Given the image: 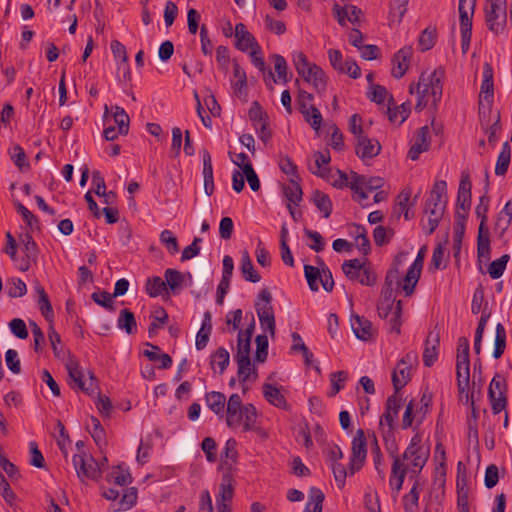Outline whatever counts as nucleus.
Segmentation results:
<instances>
[{"mask_svg": "<svg viewBox=\"0 0 512 512\" xmlns=\"http://www.w3.org/2000/svg\"><path fill=\"white\" fill-rule=\"evenodd\" d=\"M443 71L436 69L431 73L423 72L417 84H410V94H417L415 109L422 111L428 105L436 107L442 97L441 78Z\"/></svg>", "mask_w": 512, "mask_h": 512, "instance_id": "nucleus-1", "label": "nucleus"}, {"mask_svg": "<svg viewBox=\"0 0 512 512\" xmlns=\"http://www.w3.org/2000/svg\"><path fill=\"white\" fill-rule=\"evenodd\" d=\"M225 416L228 427H242L244 431H251L255 427L257 412L253 404L244 405L240 395L234 393L227 401Z\"/></svg>", "mask_w": 512, "mask_h": 512, "instance_id": "nucleus-2", "label": "nucleus"}, {"mask_svg": "<svg viewBox=\"0 0 512 512\" xmlns=\"http://www.w3.org/2000/svg\"><path fill=\"white\" fill-rule=\"evenodd\" d=\"M447 204V183L444 180L436 181L425 204L424 212L428 214V225L423 229L428 235L432 234L446 209Z\"/></svg>", "mask_w": 512, "mask_h": 512, "instance_id": "nucleus-3", "label": "nucleus"}, {"mask_svg": "<svg viewBox=\"0 0 512 512\" xmlns=\"http://www.w3.org/2000/svg\"><path fill=\"white\" fill-rule=\"evenodd\" d=\"M293 63L297 73L303 79L311 84L316 92H324L327 86V77L321 67L315 63L309 62L303 52H295L293 54Z\"/></svg>", "mask_w": 512, "mask_h": 512, "instance_id": "nucleus-4", "label": "nucleus"}, {"mask_svg": "<svg viewBox=\"0 0 512 512\" xmlns=\"http://www.w3.org/2000/svg\"><path fill=\"white\" fill-rule=\"evenodd\" d=\"M420 443L421 438L419 435H414L408 447L405 449L402 456H400L404 463L406 474L410 473L411 476H417L428 460L429 452L424 450Z\"/></svg>", "mask_w": 512, "mask_h": 512, "instance_id": "nucleus-5", "label": "nucleus"}, {"mask_svg": "<svg viewBox=\"0 0 512 512\" xmlns=\"http://www.w3.org/2000/svg\"><path fill=\"white\" fill-rule=\"evenodd\" d=\"M485 21L488 29L498 35L503 33L507 23L506 0H487L485 6Z\"/></svg>", "mask_w": 512, "mask_h": 512, "instance_id": "nucleus-6", "label": "nucleus"}, {"mask_svg": "<svg viewBox=\"0 0 512 512\" xmlns=\"http://www.w3.org/2000/svg\"><path fill=\"white\" fill-rule=\"evenodd\" d=\"M392 436H387L385 439L386 450L388 455L392 458L393 463L391 467V474L389 484L392 489L399 492L402 489L404 479L406 476V469L400 455L398 454V445L394 439H389Z\"/></svg>", "mask_w": 512, "mask_h": 512, "instance_id": "nucleus-7", "label": "nucleus"}, {"mask_svg": "<svg viewBox=\"0 0 512 512\" xmlns=\"http://www.w3.org/2000/svg\"><path fill=\"white\" fill-rule=\"evenodd\" d=\"M401 407L402 397L399 395V392L394 391V393L386 400L385 412L381 416L379 422L380 430L384 438L393 435V430Z\"/></svg>", "mask_w": 512, "mask_h": 512, "instance_id": "nucleus-8", "label": "nucleus"}, {"mask_svg": "<svg viewBox=\"0 0 512 512\" xmlns=\"http://www.w3.org/2000/svg\"><path fill=\"white\" fill-rule=\"evenodd\" d=\"M73 465L81 482L85 479L96 480L101 476V469L95 459L84 452L73 456Z\"/></svg>", "mask_w": 512, "mask_h": 512, "instance_id": "nucleus-9", "label": "nucleus"}, {"mask_svg": "<svg viewBox=\"0 0 512 512\" xmlns=\"http://www.w3.org/2000/svg\"><path fill=\"white\" fill-rule=\"evenodd\" d=\"M69 378L71 379V386L77 387L87 394H92L98 389V381L92 371H88L89 382L84 380V373L80 369L78 362L69 360L66 364Z\"/></svg>", "mask_w": 512, "mask_h": 512, "instance_id": "nucleus-10", "label": "nucleus"}, {"mask_svg": "<svg viewBox=\"0 0 512 512\" xmlns=\"http://www.w3.org/2000/svg\"><path fill=\"white\" fill-rule=\"evenodd\" d=\"M506 391L507 385L504 377L500 374H496L492 378L488 388V398L491 402V409L494 414H499L506 408Z\"/></svg>", "mask_w": 512, "mask_h": 512, "instance_id": "nucleus-11", "label": "nucleus"}, {"mask_svg": "<svg viewBox=\"0 0 512 512\" xmlns=\"http://www.w3.org/2000/svg\"><path fill=\"white\" fill-rule=\"evenodd\" d=\"M342 270L349 279L357 280L362 285L372 286L376 282V275L370 269L364 268L359 259L345 261Z\"/></svg>", "mask_w": 512, "mask_h": 512, "instance_id": "nucleus-12", "label": "nucleus"}, {"mask_svg": "<svg viewBox=\"0 0 512 512\" xmlns=\"http://www.w3.org/2000/svg\"><path fill=\"white\" fill-rule=\"evenodd\" d=\"M367 456V442L364 431L358 429L352 440V453L350 457L349 472L353 475L359 471L365 463Z\"/></svg>", "mask_w": 512, "mask_h": 512, "instance_id": "nucleus-13", "label": "nucleus"}, {"mask_svg": "<svg viewBox=\"0 0 512 512\" xmlns=\"http://www.w3.org/2000/svg\"><path fill=\"white\" fill-rule=\"evenodd\" d=\"M426 246H423L419 249L418 254L416 256V259L412 263V265L409 267L402 284V289L406 296H410L413 294L414 289L419 281L423 264H424V258L426 255Z\"/></svg>", "mask_w": 512, "mask_h": 512, "instance_id": "nucleus-14", "label": "nucleus"}, {"mask_svg": "<svg viewBox=\"0 0 512 512\" xmlns=\"http://www.w3.org/2000/svg\"><path fill=\"white\" fill-rule=\"evenodd\" d=\"M21 244L23 245L22 251L24 256L19 258L17 268L22 271H28L33 263L37 262L38 248L36 242L31 235L25 234L20 238Z\"/></svg>", "mask_w": 512, "mask_h": 512, "instance_id": "nucleus-15", "label": "nucleus"}, {"mask_svg": "<svg viewBox=\"0 0 512 512\" xmlns=\"http://www.w3.org/2000/svg\"><path fill=\"white\" fill-rule=\"evenodd\" d=\"M351 328L355 336L363 341H368L376 335V329L372 322L359 315L353 314L350 318Z\"/></svg>", "mask_w": 512, "mask_h": 512, "instance_id": "nucleus-16", "label": "nucleus"}, {"mask_svg": "<svg viewBox=\"0 0 512 512\" xmlns=\"http://www.w3.org/2000/svg\"><path fill=\"white\" fill-rule=\"evenodd\" d=\"M381 150V145L376 139L360 135L356 142V154L362 160L376 157Z\"/></svg>", "mask_w": 512, "mask_h": 512, "instance_id": "nucleus-17", "label": "nucleus"}, {"mask_svg": "<svg viewBox=\"0 0 512 512\" xmlns=\"http://www.w3.org/2000/svg\"><path fill=\"white\" fill-rule=\"evenodd\" d=\"M430 129L428 126L419 128L416 132L414 142L412 143L408 152V157L415 161L419 158L420 154L427 151L430 147L429 142Z\"/></svg>", "mask_w": 512, "mask_h": 512, "instance_id": "nucleus-18", "label": "nucleus"}, {"mask_svg": "<svg viewBox=\"0 0 512 512\" xmlns=\"http://www.w3.org/2000/svg\"><path fill=\"white\" fill-rule=\"evenodd\" d=\"M413 54L411 46H406L400 49L393 58L392 75L399 79L403 77L409 68L410 60Z\"/></svg>", "mask_w": 512, "mask_h": 512, "instance_id": "nucleus-19", "label": "nucleus"}, {"mask_svg": "<svg viewBox=\"0 0 512 512\" xmlns=\"http://www.w3.org/2000/svg\"><path fill=\"white\" fill-rule=\"evenodd\" d=\"M440 344V334L438 331H430L425 341L423 351V363L426 367H431L437 360Z\"/></svg>", "mask_w": 512, "mask_h": 512, "instance_id": "nucleus-20", "label": "nucleus"}, {"mask_svg": "<svg viewBox=\"0 0 512 512\" xmlns=\"http://www.w3.org/2000/svg\"><path fill=\"white\" fill-rule=\"evenodd\" d=\"M350 178V189L352 191L361 190V185L366 191H374L380 189L384 183L383 179L380 177L367 178L363 175H358L356 172H351Z\"/></svg>", "mask_w": 512, "mask_h": 512, "instance_id": "nucleus-21", "label": "nucleus"}, {"mask_svg": "<svg viewBox=\"0 0 512 512\" xmlns=\"http://www.w3.org/2000/svg\"><path fill=\"white\" fill-rule=\"evenodd\" d=\"M476 0H459V18L461 32L472 31V18L474 15Z\"/></svg>", "mask_w": 512, "mask_h": 512, "instance_id": "nucleus-22", "label": "nucleus"}, {"mask_svg": "<svg viewBox=\"0 0 512 512\" xmlns=\"http://www.w3.org/2000/svg\"><path fill=\"white\" fill-rule=\"evenodd\" d=\"M334 16L341 26H345L346 22L349 21L352 24L359 21V17L362 14L361 9L354 5H346L341 7L339 4L333 6Z\"/></svg>", "mask_w": 512, "mask_h": 512, "instance_id": "nucleus-23", "label": "nucleus"}, {"mask_svg": "<svg viewBox=\"0 0 512 512\" xmlns=\"http://www.w3.org/2000/svg\"><path fill=\"white\" fill-rule=\"evenodd\" d=\"M471 187L469 175L462 174L458 188L456 207L462 209L464 212H468L471 206Z\"/></svg>", "mask_w": 512, "mask_h": 512, "instance_id": "nucleus-24", "label": "nucleus"}, {"mask_svg": "<svg viewBox=\"0 0 512 512\" xmlns=\"http://www.w3.org/2000/svg\"><path fill=\"white\" fill-rule=\"evenodd\" d=\"M236 47L241 51H247L249 48H259L254 36L247 30L243 23L235 26Z\"/></svg>", "mask_w": 512, "mask_h": 512, "instance_id": "nucleus-25", "label": "nucleus"}, {"mask_svg": "<svg viewBox=\"0 0 512 512\" xmlns=\"http://www.w3.org/2000/svg\"><path fill=\"white\" fill-rule=\"evenodd\" d=\"M201 154L203 160L204 191L208 196H210L214 192L212 159L210 153L206 149H203Z\"/></svg>", "mask_w": 512, "mask_h": 512, "instance_id": "nucleus-26", "label": "nucleus"}, {"mask_svg": "<svg viewBox=\"0 0 512 512\" xmlns=\"http://www.w3.org/2000/svg\"><path fill=\"white\" fill-rule=\"evenodd\" d=\"M272 295L267 289H262L257 296V300L255 302V309L257 312L258 318L262 317H274L273 307H272Z\"/></svg>", "mask_w": 512, "mask_h": 512, "instance_id": "nucleus-27", "label": "nucleus"}, {"mask_svg": "<svg viewBox=\"0 0 512 512\" xmlns=\"http://www.w3.org/2000/svg\"><path fill=\"white\" fill-rule=\"evenodd\" d=\"M34 290L38 295L37 304L39 306L41 314L45 317L47 321L52 322L54 318V312L44 287L38 281H36L34 283Z\"/></svg>", "mask_w": 512, "mask_h": 512, "instance_id": "nucleus-28", "label": "nucleus"}, {"mask_svg": "<svg viewBox=\"0 0 512 512\" xmlns=\"http://www.w3.org/2000/svg\"><path fill=\"white\" fill-rule=\"evenodd\" d=\"M234 495V481L230 472L222 475L219 491L216 495V502L231 503Z\"/></svg>", "mask_w": 512, "mask_h": 512, "instance_id": "nucleus-29", "label": "nucleus"}, {"mask_svg": "<svg viewBox=\"0 0 512 512\" xmlns=\"http://www.w3.org/2000/svg\"><path fill=\"white\" fill-rule=\"evenodd\" d=\"M106 480L108 483L124 487L131 484L132 477L127 467L124 465H118L113 467L112 470L107 474Z\"/></svg>", "mask_w": 512, "mask_h": 512, "instance_id": "nucleus-30", "label": "nucleus"}, {"mask_svg": "<svg viewBox=\"0 0 512 512\" xmlns=\"http://www.w3.org/2000/svg\"><path fill=\"white\" fill-rule=\"evenodd\" d=\"M206 404L217 416L223 418L225 415L226 397L223 393L212 391L205 396Z\"/></svg>", "mask_w": 512, "mask_h": 512, "instance_id": "nucleus-31", "label": "nucleus"}, {"mask_svg": "<svg viewBox=\"0 0 512 512\" xmlns=\"http://www.w3.org/2000/svg\"><path fill=\"white\" fill-rule=\"evenodd\" d=\"M411 367L398 363L392 373L394 391L399 392L410 380Z\"/></svg>", "mask_w": 512, "mask_h": 512, "instance_id": "nucleus-32", "label": "nucleus"}, {"mask_svg": "<svg viewBox=\"0 0 512 512\" xmlns=\"http://www.w3.org/2000/svg\"><path fill=\"white\" fill-rule=\"evenodd\" d=\"M240 270L246 281L257 283L261 280V276L254 269L252 260L247 250L242 251Z\"/></svg>", "mask_w": 512, "mask_h": 512, "instance_id": "nucleus-33", "label": "nucleus"}, {"mask_svg": "<svg viewBox=\"0 0 512 512\" xmlns=\"http://www.w3.org/2000/svg\"><path fill=\"white\" fill-rule=\"evenodd\" d=\"M314 158L315 168L310 167V171L316 176L327 178L330 172L329 163L331 160L329 152H316Z\"/></svg>", "mask_w": 512, "mask_h": 512, "instance_id": "nucleus-34", "label": "nucleus"}, {"mask_svg": "<svg viewBox=\"0 0 512 512\" xmlns=\"http://www.w3.org/2000/svg\"><path fill=\"white\" fill-rule=\"evenodd\" d=\"M230 362V355L226 348L219 347L210 356V366L216 372L218 368L219 374H223Z\"/></svg>", "mask_w": 512, "mask_h": 512, "instance_id": "nucleus-35", "label": "nucleus"}, {"mask_svg": "<svg viewBox=\"0 0 512 512\" xmlns=\"http://www.w3.org/2000/svg\"><path fill=\"white\" fill-rule=\"evenodd\" d=\"M299 179H290L289 183L283 187L284 195L290 204L298 205L302 200V189Z\"/></svg>", "mask_w": 512, "mask_h": 512, "instance_id": "nucleus-36", "label": "nucleus"}, {"mask_svg": "<svg viewBox=\"0 0 512 512\" xmlns=\"http://www.w3.org/2000/svg\"><path fill=\"white\" fill-rule=\"evenodd\" d=\"M263 395L270 404L276 407L284 408L286 406L285 397L277 387L271 384L265 383L263 385Z\"/></svg>", "mask_w": 512, "mask_h": 512, "instance_id": "nucleus-37", "label": "nucleus"}, {"mask_svg": "<svg viewBox=\"0 0 512 512\" xmlns=\"http://www.w3.org/2000/svg\"><path fill=\"white\" fill-rule=\"evenodd\" d=\"M117 326L119 329L125 330L127 334H134L137 330L134 314L128 309H122L117 320Z\"/></svg>", "mask_w": 512, "mask_h": 512, "instance_id": "nucleus-38", "label": "nucleus"}, {"mask_svg": "<svg viewBox=\"0 0 512 512\" xmlns=\"http://www.w3.org/2000/svg\"><path fill=\"white\" fill-rule=\"evenodd\" d=\"M308 497L304 512H322L324 493L319 488L311 487Z\"/></svg>", "mask_w": 512, "mask_h": 512, "instance_id": "nucleus-39", "label": "nucleus"}, {"mask_svg": "<svg viewBox=\"0 0 512 512\" xmlns=\"http://www.w3.org/2000/svg\"><path fill=\"white\" fill-rule=\"evenodd\" d=\"M238 365V376L241 383L249 380H256L258 374L250 359L236 360Z\"/></svg>", "mask_w": 512, "mask_h": 512, "instance_id": "nucleus-40", "label": "nucleus"}, {"mask_svg": "<svg viewBox=\"0 0 512 512\" xmlns=\"http://www.w3.org/2000/svg\"><path fill=\"white\" fill-rule=\"evenodd\" d=\"M511 159V147L508 142L502 145L501 152L497 158L495 166V174L498 176L504 175L509 167Z\"/></svg>", "mask_w": 512, "mask_h": 512, "instance_id": "nucleus-41", "label": "nucleus"}, {"mask_svg": "<svg viewBox=\"0 0 512 512\" xmlns=\"http://www.w3.org/2000/svg\"><path fill=\"white\" fill-rule=\"evenodd\" d=\"M272 58L274 62V68L277 73V79L274 78L271 71L268 72V78L272 79L274 82L283 81L284 83H287V62L285 58L279 54H274Z\"/></svg>", "mask_w": 512, "mask_h": 512, "instance_id": "nucleus-42", "label": "nucleus"}, {"mask_svg": "<svg viewBox=\"0 0 512 512\" xmlns=\"http://www.w3.org/2000/svg\"><path fill=\"white\" fill-rule=\"evenodd\" d=\"M112 116L115 124L119 128L120 135H127L130 119L126 111L120 106H114L112 107Z\"/></svg>", "mask_w": 512, "mask_h": 512, "instance_id": "nucleus-43", "label": "nucleus"}, {"mask_svg": "<svg viewBox=\"0 0 512 512\" xmlns=\"http://www.w3.org/2000/svg\"><path fill=\"white\" fill-rule=\"evenodd\" d=\"M494 100V83L493 82H482L479 93V109L481 110L485 106L489 109Z\"/></svg>", "mask_w": 512, "mask_h": 512, "instance_id": "nucleus-44", "label": "nucleus"}, {"mask_svg": "<svg viewBox=\"0 0 512 512\" xmlns=\"http://www.w3.org/2000/svg\"><path fill=\"white\" fill-rule=\"evenodd\" d=\"M387 113L391 123L400 125L408 118L410 114V104L403 103L396 108L388 107Z\"/></svg>", "mask_w": 512, "mask_h": 512, "instance_id": "nucleus-45", "label": "nucleus"}, {"mask_svg": "<svg viewBox=\"0 0 512 512\" xmlns=\"http://www.w3.org/2000/svg\"><path fill=\"white\" fill-rule=\"evenodd\" d=\"M137 501V489L130 487L124 490V493L118 503L117 507H113L112 512L128 510L132 508Z\"/></svg>", "mask_w": 512, "mask_h": 512, "instance_id": "nucleus-46", "label": "nucleus"}, {"mask_svg": "<svg viewBox=\"0 0 512 512\" xmlns=\"http://www.w3.org/2000/svg\"><path fill=\"white\" fill-rule=\"evenodd\" d=\"M313 202L316 207L323 213L325 218H328L332 212V203L329 196L319 190L313 193Z\"/></svg>", "mask_w": 512, "mask_h": 512, "instance_id": "nucleus-47", "label": "nucleus"}, {"mask_svg": "<svg viewBox=\"0 0 512 512\" xmlns=\"http://www.w3.org/2000/svg\"><path fill=\"white\" fill-rule=\"evenodd\" d=\"M145 290L150 297H157L166 291V283L159 276L148 278L145 285Z\"/></svg>", "mask_w": 512, "mask_h": 512, "instance_id": "nucleus-48", "label": "nucleus"}, {"mask_svg": "<svg viewBox=\"0 0 512 512\" xmlns=\"http://www.w3.org/2000/svg\"><path fill=\"white\" fill-rule=\"evenodd\" d=\"M509 259L510 256L508 254H504L490 263L488 273L492 279H498L503 275Z\"/></svg>", "mask_w": 512, "mask_h": 512, "instance_id": "nucleus-49", "label": "nucleus"}, {"mask_svg": "<svg viewBox=\"0 0 512 512\" xmlns=\"http://www.w3.org/2000/svg\"><path fill=\"white\" fill-rule=\"evenodd\" d=\"M237 456L236 441L234 439H229L221 452V461L224 465L229 466L230 468L231 465L236 462Z\"/></svg>", "mask_w": 512, "mask_h": 512, "instance_id": "nucleus-50", "label": "nucleus"}, {"mask_svg": "<svg viewBox=\"0 0 512 512\" xmlns=\"http://www.w3.org/2000/svg\"><path fill=\"white\" fill-rule=\"evenodd\" d=\"M184 277L181 272L175 269L165 271V283L174 293L177 292L183 284Z\"/></svg>", "mask_w": 512, "mask_h": 512, "instance_id": "nucleus-51", "label": "nucleus"}, {"mask_svg": "<svg viewBox=\"0 0 512 512\" xmlns=\"http://www.w3.org/2000/svg\"><path fill=\"white\" fill-rule=\"evenodd\" d=\"M317 263L320 266V278L319 281L323 289L327 292H331L334 287V280L330 269L324 264L321 258L317 257Z\"/></svg>", "mask_w": 512, "mask_h": 512, "instance_id": "nucleus-52", "label": "nucleus"}, {"mask_svg": "<svg viewBox=\"0 0 512 512\" xmlns=\"http://www.w3.org/2000/svg\"><path fill=\"white\" fill-rule=\"evenodd\" d=\"M506 347V331L504 326L501 323L496 325V335H495V348L493 352L494 358L498 359L504 353Z\"/></svg>", "mask_w": 512, "mask_h": 512, "instance_id": "nucleus-53", "label": "nucleus"}, {"mask_svg": "<svg viewBox=\"0 0 512 512\" xmlns=\"http://www.w3.org/2000/svg\"><path fill=\"white\" fill-rule=\"evenodd\" d=\"M152 317L153 320L148 328L150 337H153L157 333V330L168 321V314L162 307L156 309Z\"/></svg>", "mask_w": 512, "mask_h": 512, "instance_id": "nucleus-54", "label": "nucleus"}, {"mask_svg": "<svg viewBox=\"0 0 512 512\" xmlns=\"http://www.w3.org/2000/svg\"><path fill=\"white\" fill-rule=\"evenodd\" d=\"M250 343L251 340L244 338L243 330L238 333L236 360L250 359Z\"/></svg>", "mask_w": 512, "mask_h": 512, "instance_id": "nucleus-55", "label": "nucleus"}, {"mask_svg": "<svg viewBox=\"0 0 512 512\" xmlns=\"http://www.w3.org/2000/svg\"><path fill=\"white\" fill-rule=\"evenodd\" d=\"M431 403H432V399H431V395L427 394V393H423L419 403H415V417H416V420L421 423L430 406H431Z\"/></svg>", "mask_w": 512, "mask_h": 512, "instance_id": "nucleus-56", "label": "nucleus"}, {"mask_svg": "<svg viewBox=\"0 0 512 512\" xmlns=\"http://www.w3.org/2000/svg\"><path fill=\"white\" fill-rule=\"evenodd\" d=\"M88 427L90 428V434L96 444L101 446V444L105 442V431L100 421L95 417H91Z\"/></svg>", "mask_w": 512, "mask_h": 512, "instance_id": "nucleus-57", "label": "nucleus"}, {"mask_svg": "<svg viewBox=\"0 0 512 512\" xmlns=\"http://www.w3.org/2000/svg\"><path fill=\"white\" fill-rule=\"evenodd\" d=\"M160 242L167 248L171 254L179 251L178 240L170 230H163L160 234Z\"/></svg>", "mask_w": 512, "mask_h": 512, "instance_id": "nucleus-58", "label": "nucleus"}, {"mask_svg": "<svg viewBox=\"0 0 512 512\" xmlns=\"http://www.w3.org/2000/svg\"><path fill=\"white\" fill-rule=\"evenodd\" d=\"M312 100H313L312 94H310L306 91H303V90L299 91L297 103H298L300 112L303 114V116L307 122H310L309 107L313 106L311 104Z\"/></svg>", "mask_w": 512, "mask_h": 512, "instance_id": "nucleus-59", "label": "nucleus"}, {"mask_svg": "<svg viewBox=\"0 0 512 512\" xmlns=\"http://www.w3.org/2000/svg\"><path fill=\"white\" fill-rule=\"evenodd\" d=\"M304 273H305V277L307 279L309 288L312 291H318L319 290L318 280L320 278V268L314 267L312 265H305Z\"/></svg>", "mask_w": 512, "mask_h": 512, "instance_id": "nucleus-60", "label": "nucleus"}, {"mask_svg": "<svg viewBox=\"0 0 512 512\" xmlns=\"http://www.w3.org/2000/svg\"><path fill=\"white\" fill-rule=\"evenodd\" d=\"M419 493L417 483L413 485L410 492L403 497V506L406 512H414L418 507Z\"/></svg>", "mask_w": 512, "mask_h": 512, "instance_id": "nucleus-61", "label": "nucleus"}, {"mask_svg": "<svg viewBox=\"0 0 512 512\" xmlns=\"http://www.w3.org/2000/svg\"><path fill=\"white\" fill-rule=\"evenodd\" d=\"M248 114L256 130H258V125L266 123V114L257 101L252 103Z\"/></svg>", "mask_w": 512, "mask_h": 512, "instance_id": "nucleus-62", "label": "nucleus"}, {"mask_svg": "<svg viewBox=\"0 0 512 512\" xmlns=\"http://www.w3.org/2000/svg\"><path fill=\"white\" fill-rule=\"evenodd\" d=\"M17 212L22 216L23 220L29 226L31 230L39 228V222L37 217L30 212L22 203L17 202L16 204Z\"/></svg>", "mask_w": 512, "mask_h": 512, "instance_id": "nucleus-63", "label": "nucleus"}, {"mask_svg": "<svg viewBox=\"0 0 512 512\" xmlns=\"http://www.w3.org/2000/svg\"><path fill=\"white\" fill-rule=\"evenodd\" d=\"M27 293L26 284L19 278H12L8 282V295L12 298L22 297Z\"/></svg>", "mask_w": 512, "mask_h": 512, "instance_id": "nucleus-64", "label": "nucleus"}]
</instances>
